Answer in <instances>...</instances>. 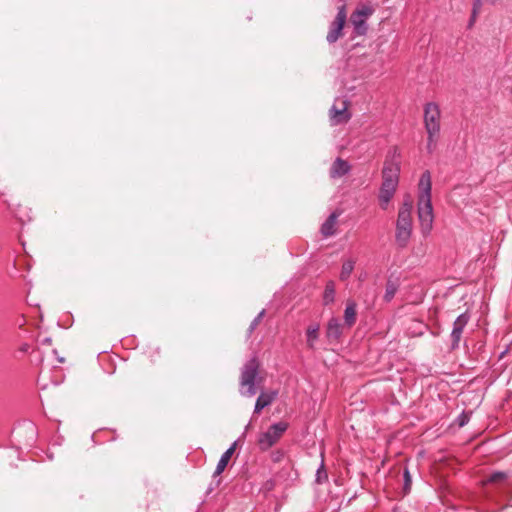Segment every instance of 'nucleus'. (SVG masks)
<instances>
[{
  "mask_svg": "<svg viewBox=\"0 0 512 512\" xmlns=\"http://www.w3.org/2000/svg\"><path fill=\"white\" fill-rule=\"evenodd\" d=\"M431 174L429 171L422 173L418 183L417 215L423 234H428L434 221L431 202Z\"/></svg>",
  "mask_w": 512,
  "mask_h": 512,
  "instance_id": "nucleus-1",
  "label": "nucleus"
},
{
  "mask_svg": "<svg viewBox=\"0 0 512 512\" xmlns=\"http://www.w3.org/2000/svg\"><path fill=\"white\" fill-rule=\"evenodd\" d=\"M400 166L393 160H386L382 170V184L378 202L382 210H387L399 184Z\"/></svg>",
  "mask_w": 512,
  "mask_h": 512,
  "instance_id": "nucleus-2",
  "label": "nucleus"
},
{
  "mask_svg": "<svg viewBox=\"0 0 512 512\" xmlns=\"http://www.w3.org/2000/svg\"><path fill=\"white\" fill-rule=\"evenodd\" d=\"M413 200L407 195L404 198L402 205L399 208L397 220H396V231L395 240L399 247H406L413 231Z\"/></svg>",
  "mask_w": 512,
  "mask_h": 512,
  "instance_id": "nucleus-3",
  "label": "nucleus"
},
{
  "mask_svg": "<svg viewBox=\"0 0 512 512\" xmlns=\"http://www.w3.org/2000/svg\"><path fill=\"white\" fill-rule=\"evenodd\" d=\"M440 119L441 113L438 105L428 103L424 108V126L427 133V151L433 153L436 149L440 135Z\"/></svg>",
  "mask_w": 512,
  "mask_h": 512,
  "instance_id": "nucleus-4",
  "label": "nucleus"
},
{
  "mask_svg": "<svg viewBox=\"0 0 512 512\" xmlns=\"http://www.w3.org/2000/svg\"><path fill=\"white\" fill-rule=\"evenodd\" d=\"M259 362L256 358L250 359L243 367L240 376V393L246 397H252L256 394V384L258 377Z\"/></svg>",
  "mask_w": 512,
  "mask_h": 512,
  "instance_id": "nucleus-5",
  "label": "nucleus"
},
{
  "mask_svg": "<svg viewBox=\"0 0 512 512\" xmlns=\"http://www.w3.org/2000/svg\"><path fill=\"white\" fill-rule=\"evenodd\" d=\"M288 424L285 422H278L273 424L266 432L262 433L259 437L258 443L262 450H267L272 447L287 430Z\"/></svg>",
  "mask_w": 512,
  "mask_h": 512,
  "instance_id": "nucleus-6",
  "label": "nucleus"
},
{
  "mask_svg": "<svg viewBox=\"0 0 512 512\" xmlns=\"http://www.w3.org/2000/svg\"><path fill=\"white\" fill-rule=\"evenodd\" d=\"M374 13L369 5H359L351 14L350 21L357 35H364L367 31L366 21Z\"/></svg>",
  "mask_w": 512,
  "mask_h": 512,
  "instance_id": "nucleus-7",
  "label": "nucleus"
},
{
  "mask_svg": "<svg viewBox=\"0 0 512 512\" xmlns=\"http://www.w3.org/2000/svg\"><path fill=\"white\" fill-rule=\"evenodd\" d=\"M348 106V101L341 100L339 104L335 103L331 107L329 116L332 125L344 124L351 119V113L348 111Z\"/></svg>",
  "mask_w": 512,
  "mask_h": 512,
  "instance_id": "nucleus-8",
  "label": "nucleus"
},
{
  "mask_svg": "<svg viewBox=\"0 0 512 512\" xmlns=\"http://www.w3.org/2000/svg\"><path fill=\"white\" fill-rule=\"evenodd\" d=\"M469 321V316L466 313L461 314L457 317L453 324V330L451 332V337L453 339L454 344H458L461 339L463 329L467 325Z\"/></svg>",
  "mask_w": 512,
  "mask_h": 512,
  "instance_id": "nucleus-9",
  "label": "nucleus"
},
{
  "mask_svg": "<svg viewBox=\"0 0 512 512\" xmlns=\"http://www.w3.org/2000/svg\"><path fill=\"white\" fill-rule=\"evenodd\" d=\"M349 170V163L341 158H337L330 168V176L332 178H340L346 175L349 172Z\"/></svg>",
  "mask_w": 512,
  "mask_h": 512,
  "instance_id": "nucleus-10",
  "label": "nucleus"
},
{
  "mask_svg": "<svg viewBox=\"0 0 512 512\" xmlns=\"http://www.w3.org/2000/svg\"><path fill=\"white\" fill-rule=\"evenodd\" d=\"M276 396V391L262 392L257 398L254 413H259L262 409L270 405L275 400Z\"/></svg>",
  "mask_w": 512,
  "mask_h": 512,
  "instance_id": "nucleus-11",
  "label": "nucleus"
},
{
  "mask_svg": "<svg viewBox=\"0 0 512 512\" xmlns=\"http://www.w3.org/2000/svg\"><path fill=\"white\" fill-rule=\"evenodd\" d=\"M235 448H236V442L232 444V446L230 448H228L224 453L223 455L221 456L217 466H216V470L214 472V475L215 476H218L220 475L224 470L225 468L227 467L234 451H235Z\"/></svg>",
  "mask_w": 512,
  "mask_h": 512,
  "instance_id": "nucleus-12",
  "label": "nucleus"
},
{
  "mask_svg": "<svg viewBox=\"0 0 512 512\" xmlns=\"http://www.w3.org/2000/svg\"><path fill=\"white\" fill-rule=\"evenodd\" d=\"M345 23L341 21L334 20L330 26V30L327 34V41L329 43L336 42L342 36V30L344 28Z\"/></svg>",
  "mask_w": 512,
  "mask_h": 512,
  "instance_id": "nucleus-13",
  "label": "nucleus"
},
{
  "mask_svg": "<svg viewBox=\"0 0 512 512\" xmlns=\"http://www.w3.org/2000/svg\"><path fill=\"white\" fill-rule=\"evenodd\" d=\"M338 214L332 213L328 219L323 223L321 232L324 236H331L335 233V227L337 222Z\"/></svg>",
  "mask_w": 512,
  "mask_h": 512,
  "instance_id": "nucleus-14",
  "label": "nucleus"
},
{
  "mask_svg": "<svg viewBox=\"0 0 512 512\" xmlns=\"http://www.w3.org/2000/svg\"><path fill=\"white\" fill-rule=\"evenodd\" d=\"M344 319L348 326H352L356 321V304L353 301H348L345 312Z\"/></svg>",
  "mask_w": 512,
  "mask_h": 512,
  "instance_id": "nucleus-15",
  "label": "nucleus"
},
{
  "mask_svg": "<svg viewBox=\"0 0 512 512\" xmlns=\"http://www.w3.org/2000/svg\"><path fill=\"white\" fill-rule=\"evenodd\" d=\"M341 334V325L336 318L330 319L327 325V337L338 338Z\"/></svg>",
  "mask_w": 512,
  "mask_h": 512,
  "instance_id": "nucleus-16",
  "label": "nucleus"
},
{
  "mask_svg": "<svg viewBox=\"0 0 512 512\" xmlns=\"http://www.w3.org/2000/svg\"><path fill=\"white\" fill-rule=\"evenodd\" d=\"M398 282L396 280L389 279L386 284L385 294H384V300L386 302H390L393 297L395 296L397 290H398Z\"/></svg>",
  "mask_w": 512,
  "mask_h": 512,
  "instance_id": "nucleus-17",
  "label": "nucleus"
},
{
  "mask_svg": "<svg viewBox=\"0 0 512 512\" xmlns=\"http://www.w3.org/2000/svg\"><path fill=\"white\" fill-rule=\"evenodd\" d=\"M334 296H335V284L333 281H329L326 284L324 294H323L324 304L327 305V304L332 303L334 301Z\"/></svg>",
  "mask_w": 512,
  "mask_h": 512,
  "instance_id": "nucleus-18",
  "label": "nucleus"
},
{
  "mask_svg": "<svg viewBox=\"0 0 512 512\" xmlns=\"http://www.w3.org/2000/svg\"><path fill=\"white\" fill-rule=\"evenodd\" d=\"M319 325H310L307 329V344L310 348L314 347L315 341L318 339Z\"/></svg>",
  "mask_w": 512,
  "mask_h": 512,
  "instance_id": "nucleus-19",
  "label": "nucleus"
},
{
  "mask_svg": "<svg viewBox=\"0 0 512 512\" xmlns=\"http://www.w3.org/2000/svg\"><path fill=\"white\" fill-rule=\"evenodd\" d=\"M355 262L353 260H346L343 262L340 272V279L346 280L350 277L354 270Z\"/></svg>",
  "mask_w": 512,
  "mask_h": 512,
  "instance_id": "nucleus-20",
  "label": "nucleus"
},
{
  "mask_svg": "<svg viewBox=\"0 0 512 512\" xmlns=\"http://www.w3.org/2000/svg\"><path fill=\"white\" fill-rule=\"evenodd\" d=\"M507 474L505 472H494L488 476L486 480L483 481L484 484L487 483H501L507 479Z\"/></svg>",
  "mask_w": 512,
  "mask_h": 512,
  "instance_id": "nucleus-21",
  "label": "nucleus"
},
{
  "mask_svg": "<svg viewBox=\"0 0 512 512\" xmlns=\"http://www.w3.org/2000/svg\"><path fill=\"white\" fill-rule=\"evenodd\" d=\"M482 8V0H474L469 26H472Z\"/></svg>",
  "mask_w": 512,
  "mask_h": 512,
  "instance_id": "nucleus-22",
  "label": "nucleus"
},
{
  "mask_svg": "<svg viewBox=\"0 0 512 512\" xmlns=\"http://www.w3.org/2000/svg\"><path fill=\"white\" fill-rule=\"evenodd\" d=\"M328 475L326 470L324 469V464L322 463L320 468L317 470L316 481L317 483H323L327 480Z\"/></svg>",
  "mask_w": 512,
  "mask_h": 512,
  "instance_id": "nucleus-23",
  "label": "nucleus"
},
{
  "mask_svg": "<svg viewBox=\"0 0 512 512\" xmlns=\"http://www.w3.org/2000/svg\"><path fill=\"white\" fill-rule=\"evenodd\" d=\"M346 18H347V14H346L345 6L339 7L335 20L346 23Z\"/></svg>",
  "mask_w": 512,
  "mask_h": 512,
  "instance_id": "nucleus-24",
  "label": "nucleus"
},
{
  "mask_svg": "<svg viewBox=\"0 0 512 512\" xmlns=\"http://www.w3.org/2000/svg\"><path fill=\"white\" fill-rule=\"evenodd\" d=\"M404 480H405L404 490L406 492H408L410 490L411 477H410L409 471L407 469L404 471Z\"/></svg>",
  "mask_w": 512,
  "mask_h": 512,
  "instance_id": "nucleus-25",
  "label": "nucleus"
},
{
  "mask_svg": "<svg viewBox=\"0 0 512 512\" xmlns=\"http://www.w3.org/2000/svg\"><path fill=\"white\" fill-rule=\"evenodd\" d=\"M263 315H264V311H261L259 313L258 317L255 318L254 321L252 322L251 329H254L258 325V323H259V321H260V319L262 318Z\"/></svg>",
  "mask_w": 512,
  "mask_h": 512,
  "instance_id": "nucleus-26",
  "label": "nucleus"
},
{
  "mask_svg": "<svg viewBox=\"0 0 512 512\" xmlns=\"http://www.w3.org/2000/svg\"><path fill=\"white\" fill-rule=\"evenodd\" d=\"M28 350V346L24 345L21 347V351L26 352Z\"/></svg>",
  "mask_w": 512,
  "mask_h": 512,
  "instance_id": "nucleus-27",
  "label": "nucleus"
}]
</instances>
